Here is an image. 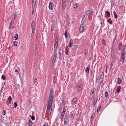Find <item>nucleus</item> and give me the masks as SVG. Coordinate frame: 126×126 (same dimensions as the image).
Masks as SVG:
<instances>
[{
  "instance_id": "obj_1",
  "label": "nucleus",
  "mask_w": 126,
  "mask_h": 126,
  "mask_svg": "<svg viewBox=\"0 0 126 126\" xmlns=\"http://www.w3.org/2000/svg\"><path fill=\"white\" fill-rule=\"evenodd\" d=\"M53 91L51 90L50 91V93L47 102V105L46 113L48 115H50L52 111L51 107L53 102Z\"/></svg>"
},
{
  "instance_id": "obj_2",
  "label": "nucleus",
  "mask_w": 126,
  "mask_h": 126,
  "mask_svg": "<svg viewBox=\"0 0 126 126\" xmlns=\"http://www.w3.org/2000/svg\"><path fill=\"white\" fill-rule=\"evenodd\" d=\"M126 52L125 50H122L121 51V55L120 57V62H122L124 64V62L125 60Z\"/></svg>"
},
{
  "instance_id": "obj_3",
  "label": "nucleus",
  "mask_w": 126,
  "mask_h": 126,
  "mask_svg": "<svg viewBox=\"0 0 126 126\" xmlns=\"http://www.w3.org/2000/svg\"><path fill=\"white\" fill-rule=\"evenodd\" d=\"M76 110H74L72 111L70 113V115L71 117L70 118V120L71 121L75 117V115H76Z\"/></svg>"
},
{
  "instance_id": "obj_4",
  "label": "nucleus",
  "mask_w": 126,
  "mask_h": 126,
  "mask_svg": "<svg viewBox=\"0 0 126 126\" xmlns=\"http://www.w3.org/2000/svg\"><path fill=\"white\" fill-rule=\"evenodd\" d=\"M117 53L116 52V50L114 51L113 49H112L111 55L113 57H115L117 55Z\"/></svg>"
},
{
  "instance_id": "obj_5",
  "label": "nucleus",
  "mask_w": 126,
  "mask_h": 126,
  "mask_svg": "<svg viewBox=\"0 0 126 126\" xmlns=\"http://www.w3.org/2000/svg\"><path fill=\"white\" fill-rule=\"evenodd\" d=\"M67 117L68 116L66 115L64 119V124L65 125H67L69 123V120L67 119Z\"/></svg>"
},
{
  "instance_id": "obj_6",
  "label": "nucleus",
  "mask_w": 126,
  "mask_h": 126,
  "mask_svg": "<svg viewBox=\"0 0 126 126\" xmlns=\"http://www.w3.org/2000/svg\"><path fill=\"white\" fill-rule=\"evenodd\" d=\"M57 51H55V52L54 54V58H53V59L52 61V63L53 64H54L55 61V60L56 59L57 57Z\"/></svg>"
},
{
  "instance_id": "obj_7",
  "label": "nucleus",
  "mask_w": 126,
  "mask_h": 126,
  "mask_svg": "<svg viewBox=\"0 0 126 126\" xmlns=\"http://www.w3.org/2000/svg\"><path fill=\"white\" fill-rule=\"evenodd\" d=\"M36 24L34 21L32 22L31 24V27L32 30H35V28Z\"/></svg>"
},
{
  "instance_id": "obj_8",
  "label": "nucleus",
  "mask_w": 126,
  "mask_h": 126,
  "mask_svg": "<svg viewBox=\"0 0 126 126\" xmlns=\"http://www.w3.org/2000/svg\"><path fill=\"white\" fill-rule=\"evenodd\" d=\"M77 102V98L76 97H74L73 98L71 104L73 105H74L76 104Z\"/></svg>"
},
{
  "instance_id": "obj_9",
  "label": "nucleus",
  "mask_w": 126,
  "mask_h": 126,
  "mask_svg": "<svg viewBox=\"0 0 126 126\" xmlns=\"http://www.w3.org/2000/svg\"><path fill=\"white\" fill-rule=\"evenodd\" d=\"M54 6V5L52 2H50L49 4L48 7L49 9L52 10Z\"/></svg>"
},
{
  "instance_id": "obj_10",
  "label": "nucleus",
  "mask_w": 126,
  "mask_h": 126,
  "mask_svg": "<svg viewBox=\"0 0 126 126\" xmlns=\"http://www.w3.org/2000/svg\"><path fill=\"white\" fill-rule=\"evenodd\" d=\"M84 27L83 26L80 25V32H83L84 29Z\"/></svg>"
},
{
  "instance_id": "obj_11",
  "label": "nucleus",
  "mask_w": 126,
  "mask_h": 126,
  "mask_svg": "<svg viewBox=\"0 0 126 126\" xmlns=\"http://www.w3.org/2000/svg\"><path fill=\"white\" fill-rule=\"evenodd\" d=\"M13 21V20H11L9 23L10 26L9 27V29L10 30H11V29L12 28V25L13 24V23H12Z\"/></svg>"
},
{
  "instance_id": "obj_12",
  "label": "nucleus",
  "mask_w": 126,
  "mask_h": 126,
  "mask_svg": "<svg viewBox=\"0 0 126 126\" xmlns=\"http://www.w3.org/2000/svg\"><path fill=\"white\" fill-rule=\"evenodd\" d=\"M73 40L71 39L70 40L69 45L68 46L69 47H71L73 46Z\"/></svg>"
},
{
  "instance_id": "obj_13",
  "label": "nucleus",
  "mask_w": 126,
  "mask_h": 126,
  "mask_svg": "<svg viewBox=\"0 0 126 126\" xmlns=\"http://www.w3.org/2000/svg\"><path fill=\"white\" fill-rule=\"evenodd\" d=\"M55 24L54 23H52L51 27V31L52 32L53 31L54 29V26H55Z\"/></svg>"
},
{
  "instance_id": "obj_14",
  "label": "nucleus",
  "mask_w": 126,
  "mask_h": 126,
  "mask_svg": "<svg viewBox=\"0 0 126 126\" xmlns=\"http://www.w3.org/2000/svg\"><path fill=\"white\" fill-rule=\"evenodd\" d=\"M90 68V66H88L86 68L85 70V72L87 73H89V69Z\"/></svg>"
},
{
  "instance_id": "obj_15",
  "label": "nucleus",
  "mask_w": 126,
  "mask_h": 126,
  "mask_svg": "<svg viewBox=\"0 0 126 126\" xmlns=\"http://www.w3.org/2000/svg\"><path fill=\"white\" fill-rule=\"evenodd\" d=\"M28 126H32V122L31 120H29Z\"/></svg>"
},
{
  "instance_id": "obj_16",
  "label": "nucleus",
  "mask_w": 126,
  "mask_h": 126,
  "mask_svg": "<svg viewBox=\"0 0 126 126\" xmlns=\"http://www.w3.org/2000/svg\"><path fill=\"white\" fill-rule=\"evenodd\" d=\"M122 81V79L121 78H118V83L120 84H121Z\"/></svg>"
},
{
  "instance_id": "obj_17",
  "label": "nucleus",
  "mask_w": 126,
  "mask_h": 126,
  "mask_svg": "<svg viewBox=\"0 0 126 126\" xmlns=\"http://www.w3.org/2000/svg\"><path fill=\"white\" fill-rule=\"evenodd\" d=\"M95 91V89L94 88H93L91 90V93H90V95H92V94L94 93V92Z\"/></svg>"
},
{
  "instance_id": "obj_18",
  "label": "nucleus",
  "mask_w": 126,
  "mask_h": 126,
  "mask_svg": "<svg viewBox=\"0 0 126 126\" xmlns=\"http://www.w3.org/2000/svg\"><path fill=\"white\" fill-rule=\"evenodd\" d=\"M105 13L106 14L108 17H109L110 16V14L109 11H106Z\"/></svg>"
},
{
  "instance_id": "obj_19",
  "label": "nucleus",
  "mask_w": 126,
  "mask_h": 126,
  "mask_svg": "<svg viewBox=\"0 0 126 126\" xmlns=\"http://www.w3.org/2000/svg\"><path fill=\"white\" fill-rule=\"evenodd\" d=\"M92 13V12L90 10H88L86 12V14L87 15H90Z\"/></svg>"
},
{
  "instance_id": "obj_20",
  "label": "nucleus",
  "mask_w": 126,
  "mask_h": 126,
  "mask_svg": "<svg viewBox=\"0 0 126 126\" xmlns=\"http://www.w3.org/2000/svg\"><path fill=\"white\" fill-rule=\"evenodd\" d=\"M97 98H95V100H94V102L93 103V106H94L95 105L97 102Z\"/></svg>"
},
{
  "instance_id": "obj_21",
  "label": "nucleus",
  "mask_w": 126,
  "mask_h": 126,
  "mask_svg": "<svg viewBox=\"0 0 126 126\" xmlns=\"http://www.w3.org/2000/svg\"><path fill=\"white\" fill-rule=\"evenodd\" d=\"M14 38H15V40H16L18 38V35L17 33H16V35L14 37Z\"/></svg>"
},
{
  "instance_id": "obj_22",
  "label": "nucleus",
  "mask_w": 126,
  "mask_h": 126,
  "mask_svg": "<svg viewBox=\"0 0 126 126\" xmlns=\"http://www.w3.org/2000/svg\"><path fill=\"white\" fill-rule=\"evenodd\" d=\"M65 5L63 4L62 8V10L63 11H64L65 10Z\"/></svg>"
},
{
  "instance_id": "obj_23",
  "label": "nucleus",
  "mask_w": 126,
  "mask_h": 126,
  "mask_svg": "<svg viewBox=\"0 0 126 126\" xmlns=\"http://www.w3.org/2000/svg\"><path fill=\"white\" fill-rule=\"evenodd\" d=\"M107 22L110 24H112V21L110 18H109L107 20Z\"/></svg>"
},
{
  "instance_id": "obj_24",
  "label": "nucleus",
  "mask_w": 126,
  "mask_h": 126,
  "mask_svg": "<svg viewBox=\"0 0 126 126\" xmlns=\"http://www.w3.org/2000/svg\"><path fill=\"white\" fill-rule=\"evenodd\" d=\"M1 79H3L4 80H6V79L5 78V76L4 75H2L1 76Z\"/></svg>"
},
{
  "instance_id": "obj_25",
  "label": "nucleus",
  "mask_w": 126,
  "mask_h": 126,
  "mask_svg": "<svg viewBox=\"0 0 126 126\" xmlns=\"http://www.w3.org/2000/svg\"><path fill=\"white\" fill-rule=\"evenodd\" d=\"M121 87L120 86H118V88H117V93H119V92L120 91V89H121Z\"/></svg>"
},
{
  "instance_id": "obj_26",
  "label": "nucleus",
  "mask_w": 126,
  "mask_h": 126,
  "mask_svg": "<svg viewBox=\"0 0 126 126\" xmlns=\"http://www.w3.org/2000/svg\"><path fill=\"white\" fill-rule=\"evenodd\" d=\"M36 4V3L35 2H32V7L33 9H34L35 7V5Z\"/></svg>"
},
{
  "instance_id": "obj_27",
  "label": "nucleus",
  "mask_w": 126,
  "mask_h": 126,
  "mask_svg": "<svg viewBox=\"0 0 126 126\" xmlns=\"http://www.w3.org/2000/svg\"><path fill=\"white\" fill-rule=\"evenodd\" d=\"M59 58L60 59H61L62 58V57H61V50H59Z\"/></svg>"
},
{
  "instance_id": "obj_28",
  "label": "nucleus",
  "mask_w": 126,
  "mask_h": 126,
  "mask_svg": "<svg viewBox=\"0 0 126 126\" xmlns=\"http://www.w3.org/2000/svg\"><path fill=\"white\" fill-rule=\"evenodd\" d=\"M14 18H13L12 19V20H15L16 18V17L17 16V15L16 14H14Z\"/></svg>"
},
{
  "instance_id": "obj_29",
  "label": "nucleus",
  "mask_w": 126,
  "mask_h": 126,
  "mask_svg": "<svg viewBox=\"0 0 126 126\" xmlns=\"http://www.w3.org/2000/svg\"><path fill=\"white\" fill-rule=\"evenodd\" d=\"M109 95V94L108 92L107 91H106L105 93V96L107 97Z\"/></svg>"
},
{
  "instance_id": "obj_30",
  "label": "nucleus",
  "mask_w": 126,
  "mask_h": 126,
  "mask_svg": "<svg viewBox=\"0 0 126 126\" xmlns=\"http://www.w3.org/2000/svg\"><path fill=\"white\" fill-rule=\"evenodd\" d=\"M63 5H66V0H63Z\"/></svg>"
},
{
  "instance_id": "obj_31",
  "label": "nucleus",
  "mask_w": 126,
  "mask_h": 126,
  "mask_svg": "<svg viewBox=\"0 0 126 126\" xmlns=\"http://www.w3.org/2000/svg\"><path fill=\"white\" fill-rule=\"evenodd\" d=\"M85 21H82L81 25L83 26H85L84 24V23Z\"/></svg>"
},
{
  "instance_id": "obj_32",
  "label": "nucleus",
  "mask_w": 126,
  "mask_h": 126,
  "mask_svg": "<svg viewBox=\"0 0 126 126\" xmlns=\"http://www.w3.org/2000/svg\"><path fill=\"white\" fill-rule=\"evenodd\" d=\"M57 46H58V44H55L54 46V48L56 49V50L57 48Z\"/></svg>"
},
{
  "instance_id": "obj_33",
  "label": "nucleus",
  "mask_w": 126,
  "mask_h": 126,
  "mask_svg": "<svg viewBox=\"0 0 126 126\" xmlns=\"http://www.w3.org/2000/svg\"><path fill=\"white\" fill-rule=\"evenodd\" d=\"M17 102H15L14 103V107L15 108H16L17 107Z\"/></svg>"
},
{
  "instance_id": "obj_34",
  "label": "nucleus",
  "mask_w": 126,
  "mask_h": 126,
  "mask_svg": "<svg viewBox=\"0 0 126 126\" xmlns=\"http://www.w3.org/2000/svg\"><path fill=\"white\" fill-rule=\"evenodd\" d=\"M64 35L66 37V38H67L68 37L67 32L66 31H65L64 33Z\"/></svg>"
},
{
  "instance_id": "obj_35",
  "label": "nucleus",
  "mask_w": 126,
  "mask_h": 126,
  "mask_svg": "<svg viewBox=\"0 0 126 126\" xmlns=\"http://www.w3.org/2000/svg\"><path fill=\"white\" fill-rule=\"evenodd\" d=\"M93 97V96H92V95H91L90 94V101L92 100V98Z\"/></svg>"
},
{
  "instance_id": "obj_36",
  "label": "nucleus",
  "mask_w": 126,
  "mask_h": 126,
  "mask_svg": "<svg viewBox=\"0 0 126 126\" xmlns=\"http://www.w3.org/2000/svg\"><path fill=\"white\" fill-rule=\"evenodd\" d=\"M14 46H16L17 45V42L16 41H14Z\"/></svg>"
},
{
  "instance_id": "obj_37",
  "label": "nucleus",
  "mask_w": 126,
  "mask_h": 126,
  "mask_svg": "<svg viewBox=\"0 0 126 126\" xmlns=\"http://www.w3.org/2000/svg\"><path fill=\"white\" fill-rule=\"evenodd\" d=\"M8 99L9 100V101L10 102L12 100V98L11 96H9Z\"/></svg>"
},
{
  "instance_id": "obj_38",
  "label": "nucleus",
  "mask_w": 126,
  "mask_h": 126,
  "mask_svg": "<svg viewBox=\"0 0 126 126\" xmlns=\"http://www.w3.org/2000/svg\"><path fill=\"white\" fill-rule=\"evenodd\" d=\"M78 4L77 3H76L74 5V7L75 8H76L78 6Z\"/></svg>"
},
{
  "instance_id": "obj_39",
  "label": "nucleus",
  "mask_w": 126,
  "mask_h": 126,
  "mask_svg": "<svg viewBox=\"0 0 126 126\" xmlns=\"http://www.w3.org/2000/svg\"><path fill=\"white\" fill-rule=\"evenodd\" d=\"M82 18H83L82 20L85 21V18L84 15H83L82 16Z\"/></svg>"
},
{
  "instance_id": "obj_40",
  "label": "nucleus",
  "mask_w": 126,
  "mask_h": 126,
  "mask_svg": "<svg viewBox=\"0 0 126 126\" xmlns=\"http://www.w3.org/2000/svg\"><path fill=\"white\" fill-rule=\"evenodd\" d=\"M32 119V120H35V117L33 115H32L31 117Z\"/></svg>"
},
{
  "instance_id": "obj_41",
  "label": "nucleus",
  "mask_w": 126,
  "mask_h": 126,
  "mask_svg": "<svg viewBox=\"0 0 126 126\" xmlns=\"http://www.w3.org/2000/svg\"><path fill=\"white\" fill-rule=\"evenodd\" d=\"M102 43L104 45H106V41L104 40H103L102 41Z\"/></svg>"
},
{
  "instance_id": "obj_42",
  "label": "nucleus",
  "mask_w": 126,
  "mask_h": 126,
  "mask_svg": "<svg viewBox=\"0 0 126 126\" xmlns=\"http://www.w3.org/2000/svg\"><path fill=\"white\" fill-rule=\"evenodd\" d=\"M65 104L66 103L65 102H63L62 104V106L64 107L65 105Z\"/></svg>"
},
{
  "instance_id": "obj_43",
  "label": "nucleus",
  "mask_w": 126,
  "mask_h": 126,
  "mask_svg": "<svg viewBox=\"0 0 126 126\" xmlns=\"http://www.w3.org/2000/svg\"><path fill=\"white\" fill-rule=\"evenodd\" d=\"M43 126H48V123L47 122L45 123Z\"/></svg>"
},
{
  "instance_id": "obj_44",
  "label": "nucleus",
  "mask_w": 126,
  "mask_h": 126,
  "mask_svg": "<svg viewBox=\"0 0 126 126\" xmlns=\"http://www.w3.org/2000/svg\"><path fill=\"white\" fill-rule=\"evenodd\" d=\"M35 30H32V33L31 34V35L32 36H33V33H34V31H35Z\"/></svg>"
},
{
  "instance_id": "obj_45",
  "label": "nucleus",
  "mask_w": 126,
  "mask_h": 126,
  "mask_svg": "<svg viewBox=\"0 0 126 126\" xmlns=\"http://www.w3.org/2000/svg\"><path fill=\"white\" fill-rule=\"evenodd\" d=\"M35 52L36 53L37 52V47H36L35 48V49L34 50Z\"/></svg>"
},
{
  "instance_id": "obj_46",
  "label": "nucleus",
  "mask_w": 126,
  "mask_h": 126,
  "mask_svg": "<svg viewBox=\"0 0 126 126\" xmlns=\"http://www.w3.org/2000/svg\"><path fill=\"white\" fill-rule=\"evenodd\" d=\"M2 116H0V123H1V121H2Z\"/></svg>"
},
{
  "instance_id": "obj_47",
  "label": "nucleus",
  "mask_w": 126,
  "mask_h": 126,
  "mask_svg": "<svg viewBox=\"0 0 126 126\" xmlns=\"http://www.w3.org/2000/svg\"><path fill=\"white\" fill-rule=\"evenodd\" d=\"M101 108V106H99L98 108L97 109V111H98L100 109V108Z\"/></svg>"
},
{
  "instance_id": "obj_48",
  "label": "nucleus",
  "mask_w": 126,
  "mask_h": 126,
  "mask_svg": "<svg viewBox=\"0 0 126 126\" xmlns=\"http://www.w3.org/2000/svg\"><path fill=\"white\" fill-rule=\"evenodd\" d=\"M56 40H57V41H56V42H55V44H58V38H56Z\"/></svg>"
},
{
  "instance_id": "obj_49",
  "label": "nucleus",
  "mask_w": 126,
  "mask_h": 126,
  "mask_svg": "<svg viewBox=\"0 0 126 126\" xmlns=\"http://www.w3.org/2000/svg\"><path fill=\"white\" fill-rule=\"evenodd\" d=\"M114 16L115 17V18H117L118 17V16L116 14H114Z\"/></svg>"
},
{
  "instance_id": "obj_50",
  "label": "nucleus",
  "mask_w": 126,
  "mask_h": 126,
  "mask_svg": "<svg viewBox=\"0 0 126 126\" xmlns=\"http://www.w3.org/2000/svg\"><path fill=\"white\" fill-rule=\"evenodd\" d=\"M81 85H80L79 87V88L78 89V90L79 91H80L81 90Z\"/></svg>"
},
{
  "instance_id": "obj_51",
  "label": "nucleus",
  "mask_w": 126,
  "mask_h": 126,
  "mask_svg": "<svg viewBox=\"0 0 126 126\" xmlns=\"http://www.w3.org/2000/svg\"><path fill=\"white\" fill-rule=\"evenodd\" d=\"M37 80V79L36 78H35L34 80V84L36 82Z\"/></svg>"
},
{
  "instance_id": "obj_52",
  "label": "nucleus",
  "mask_w": 126,
  "mask_h": 126,
  "mask_svg": "<svg viewBox=\"0 0 126 126\" xmlns=\"http://www.w3.org/2000/svg\"><path fill=\"white\" fill-rule=\"evenodd\" d=\"M114 63V61H113L111 63V66L112 65H113Z\"/></svg>"
},
{
  "instance_id": "obj_53",
  "label": "nucleus",
  "mask_w": 126,
  "mask_h": 126,
  "mask_svg": "<svg viewBox=\"0 0 126 126\" xmlns=\"http://www.w3.org/2000/svg\"><path fill=\"white\" fill-rule=\"evenodd\" d=\"M6 111L5 110H4L3 111V115H5V112H6Z\"/></svg>"
},
{
  "instance_id": "obj_54",
  "label": "nucleus",
  "mask_w": 126,
  "mask_h": 126,
  "mask_svg": "<svg viewBox=\"0 0 126 126\" xmlns=\"http://www.w3.org/2000/svg\"><path fill=\"white\" fill-rule=\"evenodd\" d=\"M78 46L76 45H75V46L74 48L76 49H77V48H78Z\"/></svg>"
},
{
  "instance_id": "obj_55",
  "label": "nucleus",
  "mask_w": 126,
  "mask_h": 126,
  "mask_svg": "<svg viewBox=\"0 0 126 126\" xmlns=\"http://www.w3.org/2000/svg\"><path fill=\"white\" fill-rule=\"evenodd\" d=\"M65 114V113L62 112L61 115L64 116Z\"/></svg>"
},
{
  "instance_id": "obj_56",
  "label": "nucleus",
  "mask_w": 126,
  "mask_h": 126,
  "mask_svg": "<svg viewBox=\"0 0 126 126\" xmlns=\"http://www.w3.org/2000/svg\"><path fill=\"white\" fill-rule=\"evenodd\" d=\"M103 76V77H104V72H103L102 73V75H101V77Z\"/></svg>"
},
{
  "instance_id": "obj_57",
  "label": "nucleus",
  "mask_w": 126,
  "mask_h": 126,
  "mask_svg": "<svg viewBox=\"0 0 126 126\" xmlns=\"http://www.w3.org/2000/svg\"><path fill=\"white\" fill-rule=\"evenodd\" d=\"M69 50H67V51H66V55H68V53H69Z\"/></svg>"
},
{
  "instance_id": "obj_58",
  "label": "nucleus",
  "mask_w": 126,
  "mask_h": 126,
  "mask_svg": "<svg viewBox=\"0 0 126 126\" xmlns=\"http://www.w3.org/2000/svg\"><path fill=\"white\" fill-rule=\"evenodd\" d=\"M73 0H69V2L70 3H72Z\"/></svg>"
},
{
  "instance_id": "obj_59",
  "label": "nucleus",
  "mask_w": 126,
  "mask_h": 126,
  "mask_svg": "<svg viewBox=\"0 0 126 126\" xmlns=\"http://www.w3.org/2000/svg\"><path fill=\"white\" fill-rule=\"evenodd\" d=\"M93 119L91 118H90V122L91 123H92L93 121Z\"/></svg>"
},
{
  "instance_id": "obj_60",
  "label": "nucleus",
  "mask_w": 126,
  "mask_h": 126,
  "mask_svg": "<svg viewBox=\"0 0 126 126\" xmlns=\"http://www.w3.org/2000/svg\"><path fill=\"white\" fill-rule=\"evenodd\" d=\"M123 49L122 50H125V46L124 45H123Z\"/></svg>"
},
{
  "instance_id": "obj_61",
  "label": "nucleus",
  "mask_w": 126,
  "mask_h": 126,
  "mask_svg": "<svg viewBox=\"0 0 126 126\" xmlns=\"http://www.w3.org/2000/svg\"><path fill=\"white\" fill-rule=\"evenodd\" d=\"M36 0H32V2H36Z\"/></svg>"
},
{
  "instance_id": "obj_62",
  "label": "nucleus",
  "mask_w": 126,
  "mask_h": 126,
  "mask_svg": "<svg viewBox=\"0 0 126 126\" xmlns=\"http://www.w3.org/2000/svg\"><path fill=\"white\" fill-rule=\"evenodd\" d=\"M33 9L32 11V15H33V14L34 13V9Z\"/></svg>"
},
{
  "instance_id": "obj_63",
  "label": "nucleus",
  "mask_w": 126,
  "mask_h": 126,
  "mask_svg": "<svg viewBox=\"0 0 126 126\" xmlns=\"http://www.w3.org/2000/svg\"><path fill=\"white\" fill-rule=\"evenodd\" d=\"M63 116H62V115H61V116L60 117V119L61 120L63 118Z\"/></svg>"
},
{
  "instance_id": "obj_64",
  "label": "nucleus",
  "mask_w": 126,
  "mask_h": 126,
  "mask_svg": "<svg viewBox=\"0 0 126 126\" xmlns=\"http://www.w3.org/2000/svg\"><path fill=\"white\" fill-rule=\"evenodd\" d=\"M85 54H87L88 53V51H87V50H85Z\"/></svg>"
}]
</instances>
